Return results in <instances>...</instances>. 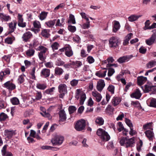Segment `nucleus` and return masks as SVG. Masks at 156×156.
I'll list each match as a JSON object with an SVG mask.
<instances>
[{"label":"nucleus","instance_id":"obj_11","mask_svg":"<svg viewBox=\"0 0 156 156\" xmlns=\"http://www.w3.org/2000/svg\"><path fill=\"white\" fill-rule=\"evenodd\" d=\"M92 94L94 97L93 99H95L97 102H99L102 96L101 94L96 91H93L92 92Z\"/></svg>","mask_w":156,"mask_h":156},{"label":"nucleus","instance_id":"obj_59","mask_svg":"<svg viewBox=\"0 0 156 156\" xmlns=\"http://www.w3.org/2000/svg\"><path fill=\"white\" fill-rule=\"evenodd\" d=\"M115 72V70L114 69L110 68H108V76H111Z\"/></svg>","mask_w":156,"mask_h":156},{"label":"nucleus","instance_id":"obj_25","mask_svg":"<svg viewBox=\"0 0 156 156\" xmlns=\"http://www.w3.org/2000/svg\"><path fill=\"white\" fill-rule=\"evenodd\" d=\"M64 72L62 68L56 67L55 69L54 75L55 76H60Z\"/></svg>","mask_w":156,"mask_h":156},{"label":"nucleus","instance_id":"obj_42","mask_svg":"<svg viewBox=\"0 0 156 156\" xmlns=\"http://www.w3.org/2000/svg\"><path fill=\"white\" fill-rule=\"evenodd\" d=\"M156 65V61H150L146 64V67L147 68H151Z\"/></svg>","mask_w":156,"mask_h":156},{"label":"nucleus","instance_id":"obj_38","mask_svg":"<svg viewBox=\"0 0 156 156\" xmlns=\"http://www.w3.org/2000/svg\"><path fill=\"white\" fill-rule=\"evenodd\" d=\"M68 23H72L73 24L76 23V20L74 16L72 14H70L69 16V19L68 21Z\"/></svg>","mask_w":156,"mask_h":156},{"label":"nucleus","instance_id":"obj_9","mask_svg":"<svg viewBox=\"0 0 156 156\" xmlns=\"http://www.w3.org/2000/svg\"><path fill=\"white\" fill-rule=\"evenodd\" d=\"M59 121L64 122L66 119V115L64 110H60L59 112Z\"/></svg>","mask_w":156,"mask_h":156},{"label":"nucleus","instance_id":"obj_49","mask_svg":"<svg viewBox=\"0 0 156 156\" xmlns=\"http://www.w3.org/2000/svg\"><path fill=\"white\" fill-rule=\"evenodd\" d=\"M24 76H25L24 75H21L19 76L18 80L19 84H22L25 81Z\"/></svg>","mask_w":156,"mask_h":156},{"label":"nucleus","instance_id":"obj_12","mask_svg":"<svg viewBox=\"0 0 156 156\" xmlns=\"http://www.w3.org/2000/svg\"><path fill=\"white\" fill-rule=\"evenodd\" d=\"M147 103L150 107L156 108V99L151 98L147 100Z\"/></svg>","mask_w":156,"mask_h":156},{"label":"nucleus","instance_id":"obj_51","mask_svg":"<svg viewBox=\"0 0 156 156\" xmlns=\"http://www.w3.org/2000/svg\"><path fill=\"white\" fill-rule=\"evenodd\" d=\"M76 110V108L74 106H69L68 108L69 113L70 115L74 112Z\"/></svg>","mask_w":156,"mask_h":156},{"label":"nucleus","instance_id":"obj_26","mask_svg":"<svg viewBox=\"0 0 156 156\" xmlns=\"http://www.w3.org/2000/svg\"><path fill=\"white\" fill-rule=\"evenodd\" d=\"M141 94L139 90H137L134 93L131 95V97L132 98H135L136 99H139L141 97Z\"/></svg>","mask_w":156,"mask_h":156},{"label":"nucleus","instance_id":"obj_44","mask_svg":"<svg viewBox=\"0 0 156 156\" xmlns=\"http://www.w3.org/2000/svg\"><path fill=\"white\" fill-rule=\"evenodd\" d=\"M83 93H84V92H83L82 90V89H77L76 90V93H75V97L77 99H78L79 98L80 95V96L83 94Z\"/></svg>","mask_w":156,"mask_h":156},{"label":"nucleus","instance_id":"obj_55","mask_svg":"<svg viewBox=\"0 0 156 156\" xmlns=\"http://www.w3.org/2000/svg\"><path fill=\"white\" fill-rule=\"evenodd\" d=\"M115 87L112 85H109L108 88V90L109 92H110L112 94L114 93Z\"/></svg>","mask_w":156,"mask_h":156},{"label":"nucleus","instance_id":"obj_1","mask_svg":"<svg viewBox=\"0 0 156 156\" xmlns=\"http://www.w3.org/2000/svg\"><path fill=\"white\" fill-rule=\"evenodd\" d=\"M97 134L103 141H107L110 139L108 133L103 129L99 128L97 131Z\"/></svg>","mask_w":156,"mask_h":156},{"label":"nucleus","instance_id":"obj_31","mask_svg":"<svg viewBox=\"0 0 156 156\" xmlns=\"http://www.w3.org/2000/svg\"><path fill=\"white\" fill-rule=\"evenodd\" d=\"M35 51L32 48H29L26 51V55L28 57H31L34 55Z\"/></svg>","mask_w":156,"mask_h":156},{"label":"nucleus","instance_id":"obj_16","mask_svg":"<svg viewBox=\"0 0 156 156\" xmlns=\"http://www.w3.org/2000/svg\"><path fill=\"white\" fill-rule=\"evenodd\" d=\"M17 23L16 22H11L9 23V34L13 32L16 29Z\"/></svg>","mask_w":156,"mask_h":156},{"label":"nucleus","instance_id":"obj_54","mask_svg":"<svg viewBox=\"0 0 156 156\" xmlns=\"http://www.w3.org/2000/svg\"><path fill=\"white\" fill-rule=\"evenodd\" d=\"M56 65L60 66H63L65 64V62L62 60L60 58L58 59L56 62Z\"/></svg>","mask_w":156,"mask_h":156},{"label":"nucleus","instance_id":"obj_53","mask_svg":"<svg viewBox=\"0 0 156 156\" xmlns=\"http://www.w3.org/2000/svg\"><path fill=\"white\" fill-rule=\"evenodd\" d=\"M67 28L68 30L72 33H74L76 30V28L75 26L69 25Z\"/></svg>","mask_w":156,"mask_h":156},{"label":"nucleus","instance_id":"obj_24","mask_svg":"<svg viewBox=\"0 0 156 156\" xmlns=\"http://www.w3.org/2000/svg\"><path fill=\"white\" fill-rule=\"evenodd\" d=\"M56 20V23L55 24L56 27H61L63 26L64 23V22L65 20V19L64 17L62 18L60 20L59 19Z\"/></svg>","mask_w":156,"mask_h":156},{"label":"nucleus","instance_id":"obj_18","mask_svg":"<svg viewBox=\"0 0 156 156\" xmlns=\"http://www.w3.org/2000/svg\"><path fill=\"white\" fill-rule=\"evenodd\" d=\"M133 35V34L132 33H130L127 34L123 40V45L126 46L128 45L129 43V41L131 39Z\"/></svg>","mask_w":156,"mask_h":156},{"label":"nucleus","instance_id":"obj_13","mask_svg":"<svg viewBox=\"0 0 156 156\" xmlns=\"http://www.w3.org/2000/svg\"><path fill=\"white\" fill-rule=\"evenodd\" d=\"M105 86V84L104 80L101 79L98 82L97 85V89L99 92L102 91Z\"/></svg>","mask_w":156,"mask_h":156},{"label":"nucleus","instance_id":"obj_50","mask_svg":"<svg viewBox=\"0 0 156 156\" xmlns=\"http://www.w3.org/2000/svg\"><path fill=\"white\" fill-rule=\"evenodd\" d=\"M33 25L35 28H41L40 23L38 21L35 20L33 23Z\"/></svg>","mask_w":156,"mask_h":156},{"label":"nucleus","instance_id":"obj_4","mask_svg":"<svg viewBox=\"0 0 156 156\" xmlns=\"http://www.w3.org/2000/svg\"><path fill=\"white\" fill-rule=\"evenodd\" d=\"M58 91L60 93L59 97L63 98L65 94L67 93V87L65 84L62 83L59 84L58 87Z\"/></svg>","mask_w":156,"mask_h":156},{"label":"nucleus","instance_id":"obj_28","mask_svg":"<svg viewBox=\"0 0 156 156\" xmlns=\"http://www.w3.org/2000/svg\"><path fill=\"white\" fill-rule=\"evenodd\" d=\"M5 135L9 138H11L13 135H15V133L13 130L9 131L8 130H5Z\"/></svg>","mask_w":156,"mask_h":156},{"label":"nucleus","instance_id":"obj_63","mask_svg":"<svg viewBox=\"0 0 156 156\" xmlns=\"http://www.w3.org/2000/svg\"><path fill=\"white\" fill-rule=\"evenodd\" d=\"M80 40L81 39L80 37L77 35H76L73 38V41L78 43H80Z\"/></svg>","mask_w":156,"mask_h":156},{"label":"nucleus","instance_id":"obj_39","mask_svg":"<svg viewBox=\"0 0 156 156\" xmlns=\"http://www.w3.org/2000/svg\"><path fill=\"white\" fill-rule=\"evenodd\" d=\"M152 122H149L147 123H146L143 126V129L144 130H146L147 129H152Z\"/></svg>","mask_w":156,"mask_h":156},{"label":"nucleus","instance_id":"obj_15","mask_svg":"<svg viewBox=\"0 0 156 156\" xmlns=\"http://www.w3.org/2000/svg\"><path fill=\"white\" fill-rule=\"evenodd\" d=\"M66 48L65 55L69 57L72 56L73 55V52L69 44L67 45V47Z\"/></svg>","mask_w":156,"mask_h":156},{"label":"nucleus","instance_id":"obj_27","mask_svg":"<svg viewBox=\"0 0 156 156\" xmlns=\"http://www.w3.org/2000/svg\"><path fill=\"white\" fill-rule=\"evenodd\" d=\"M121 101V100L120 98L118 97H114L112 101V102L114 106H115L119 104Z\"/></svg>","mask_w":156,"mask_h":156},{"label":"nucleus","instance_id":"obj_17","mask_svg":"<svg viewBox=\"0 0 156 156\" xmlns=\"http://www.w3.org/2000/svg\"><path fill=\"white\" fill-rule=\"evenodd\" d=\"M144 133L150 141L153 140L154 134L153 131L150 130H146L145 132Z\"/></svg>","mask_w":156,"mask_h":156},{"label":"nucleus","instance_id":"obj_52","mask_svg":"<svg viewBox=\"0 0 156 156\" xmlns=\"http://www.w3.org/2000/svg\"><path fill=\"white\" fill-rule=\"evenodd\" d=\"M55 89V87H54L47 89L44 91V93L47 94L51 95Z\"/></svg>","mask_w":156,"mask_h":156},{"label":"nucleus","instance_id":"obj_32","mask_svg":"<svg viewBox=\"0 0 156 156\" xmlns=\"http://www.w3.org/2000/svg\"><path fill=\"white\" fill-rule=\"evenodd\" d=\"M15 40V37L14 36L8 37L5 39V42L8 44H12Z\"/></svg>","mask_w":156,"mask_h":156},{"label":"nucleus","instance_id":"obj_45","mask_svg":"<svg viewBox=\"0 0 156 156\" xmlns=\"http://www.w3.org/2000/svg\"><path fill=\"white\" fill-rule=\"evenodd\" d=\"M127 138L126 137H123L119 141V143L121 146H123L126 147V142H127Z\"/></svg>","mask_w":156,"mask_h":156},{"label":"nucleus","instance_id":"obj_57","mask_svg":"<svg viewBox=\"0 0 156 156\" xmlns=\"http://www.w3.org/2000/svg\"><path fill=\"white\" fill-rule=\"evenodd\" d=\"M73 62L74 63V68H77L80 67L82 65V63L81 62L79 61H73Z\"/></svg>","mask_w":156,"mask_h":156},{"label":"nucleus","instance_id":"obj_56","mask_svg":"<svg viewBox=\"0 0 156 156\" xmlns=\"http://www.w3.org/2000/svg\"><path fill=\"white\" fill-rule=\"evenodd\" d=\"M37 92L35 99L37 101L40 100L42 98V94L41 92L37 91Z\"/></svg>","mask_w":156,"mask_h":156},{"label":"nucleus","instance_id":"obj_20","mask_svg":"<svg viewBox=\"0 0 156 156\" xmlns=\"http://www.w3.org/2000/svg\"><path fill=\"white\" fill-rule=\"evenodd\" d=\"M126 143V148L133 147V145L135 143L134 138L132 137L127 139Z\"/></svg>","mask_w":156,"mask_h":156},{"label":"nucleus","instance_id":"obj_60","mask_svg":"<svg viewBox=\"0 0 156 156\" xmlns=\"http://www.w3.org/2000/svg\"><path fill=\"white\" fill-rule=\"evenodd\" d=\"M125 121L126 124L129 128H132V127H133V125L130 119L126 118Z\"/></svg>","mask_w":156,"mask_h":156},{"label":"nucleus","instance_id":"obj_14","mask_svg":"<svg viewBox=\"0 0 156 156\" xmlns=\"http://www.w3.org/2000/svg\"><path fill=\"white\" fill-rule=\"evenodd\" d=\"M40 74L41 76L46 78L50 75V70L46 68L43 69L41 72Z\"/></svg>","mask_w":156,"mask_h":156},{"label":"nucleus","instance_id":"obj_35","mask_svg":"<svg viewBox=\"0 0 156 156\" xmlns=\"http://www.w3.org/2000/svg\"><path fill=\"white\" fill-rule=\"evenodd\" d=\"M36 87L40 90H44L46 88L47 84L46 83H38L36 84Z\"/></svg>","mask_w":156,"mask_h":156},{"label":"nucleus","instance_id":"obj_62","mask_svg":"<svg viewBox=\"0 0 156 156\" xmlns=\"http://www.w3.org/2000/svg\"><path fill=\"white\" fill-rule=\"evenodd\" d=\"M8 116L7 115L4 113H2L0 115V120L4 121L7 118Z\"/></svg>","mask_w":156,"mask_h":156},{"label":"nucleus","instance_id":"obj_61","mask_svg":"<svg viewBox=\"0 0 156 156\" xmlns=\"http://www.w3.org/2000/svg\"><path fill=\"white\" fill-rule=\"evenodd\" d=\"M118 125L119 126L118 128V130L119 132H120L125 129L121 122H119L118 123Z\"/></svg>","mask_w":156,"mask_h":156},{"label":"nucleus","instance_id":"obj_47","mask_svg":"<svg viewBox=\"0 0 156 156\" xmlns=\"http://www.w3.org/2000/svg\"><path fill=\"white\" fill-rule=\"evenodd\" d=\"M39 44V43L38 41L37 40H34L32 43H31L29 46L30 47H31L32 48H36L37 46Z\"/></svg>","mask_w":156,"mask_h":156},{"label":"nucleus","instance_id":"obj_36","mask_svg":"<svg viewBox=\"0 0 156 156\" xmlns=\"http://www.w3.org/2000/svg\"><path fill=\"white\" fill-rule=\"evenodd\" d=\"M36 49L37 51H41L40 52L44 54H45L47 51L48 50V49L46 48L41 45L39 46L38 47L37 49Z\"/></svg>","mask_w":156,"mask_h":156},{"label":"nucleus","instance_id":"obj_8","mask_svg":"<svg viewBox=\"0 0 156 156\" xmlns=\"http://www.w3.org/2000/svg\"><path fill=\"white\" fill-rule=\"evenodd\" d=\"M156 39V34L155 33H153L149 38L146 40V43L148 45H151L155 42Z\"/></svg>","mask_w":156,"mask_h":156},{"label":"nucleus","instance_id":"obj_23","mask_svg":"<svg viewBox=\"0 0 156 156\" xmlns=\"http://www.w3.org/2000/svg\"><path fill=\"white\" fill-rule=\"evenodd\" d=\"M120 27L119 23L117 21H115L112 29V31L114 33H116L117 31Z\"/></svg>","mask_w":156,"mask_h":156},{"label":"nucleus","instance_id":"obj_22","mask_svg":"<svg viewBox=\"0 0 156 156\" xmlns=\"http://www.w3.org/2000/svg\"><path fill=\"white\" fill-rule=\"evenodd\" d=\"M0 18L2 21L5 22H7L11 19L10 16L2 13H0Z\"/></svg>","mask_w":156,"mask_h":156},{"label":"nucleus","instance_id":"obj_43","mask_svg":"<svg viewBox=\"0 0 156 156\" xmlns=\"http://www.w3.org/2000/svg\"><path fill=\"white\" fill-rule=\"evenodd\" d=\"M10 101L13 105H17L20 103L18 99L16 97H13L10 99Z\"/></svg>","mask_w":156,"mask_h":156},{"label":"nucleus","instance_id":"obj_3","mask_svg":"<svg viewBox=\"0 0 156 156\" xmlns=\"http://www.w3.org/2000/svg\"><path fill=\"white\" fill-rule=\"evenodd\" d=\"M120 43L119 39L116 37H112L109 40V45L110 47L115 48H117Z\"/></svg>","mask_w":156,"mask_h":156},{"label":"nucleus","instance_id":"obj_5","mask_svg":"<svg viewBox=\"0 0 156 156\" xmlns=\"http://www.w3.org/2000/svg\"><path fill=\"white\" fill-rule=\"evenodd\" d=\"M85 126V120L83 119H81L77 122L75 125V128L76 130L80 131L84 129Z\"/></svg>","mask_w":156,"mask_h":156},{"label":"nucleus","instance_id":"obj_29","mask_svg":"<svg viewBox=\"0 0 156 156\" xmlns=\"http://www.w3.org/2000/svg\"><path fill=\"white\" fill-rule=\"evenodd\" d=\"M107 70L98 71L96 73L95 75L100 78H102L105 76Z\"/></svg>","mask_w":156,"mask_h":156},{"label":"nucleus","instance_id":"obj_46","mask_svg":"<svg viewBox=\"0 0 156 156\" xmlns=\"http://www.w3.org/2000/svg\"><path fill=\"white\" fill-rule=\"evenodd\" d=\"M38 55L40 60L42 61H44L46 59V56L44 54L39 52Z\"/></svg>","mask_w":156,"mask_h":156},{"label":"nucleus","instance_id":"obj_21","mask_svg":"<svg viewBox=\"0 0 156 156\" xmlns=\"http://www.w3.org/2000/svg\"><path fill=\"white\" fill-rule=\"evenodd\" d=\"M49 32V30L43 29L41 30V35L44 38H48L50 35Z\"/></svg>","mask_w":156,"mask_h":156},{"label":"nucleus","instance_id":"obj_34","mask_svg":"<svg viewBox=\"0 0 156 156\" xmlns=\"http://www.w3.org/2000/svg\"><path fill=\"white\" fill-rule=\"evenodd\" d=\"M48 14V12L44 11L41 12V13L38 16V17L39 18L40 20H45Z\"/></svg>","mask_w":156,"mask_h":156},{"label":"nucleus","instance_id":"obj_41","mask_svg":"<svg viewBox=\"0 0 156 156\" xmlns=\"http://www.w3.org/2000/svg\"><path fill=\"white\" fill-rule=\"evenodd\" d=\"M143 144V141L139 139V141L136 143V148L138 151H140L141 150Z\"/></svg>","mask_w":156,"mask_h":156},{"label":"nucleus","instance_id":"obj_6","mask_svg":"<svg viewBox=\"0 0 156 156\" xmlns=\"http://www.w3.org/2000/svg\"><path fill=\"white\" fill-rule=\"evenodd\" d=\"M3 86V87L8 89L10 92L15 90L16 88L15 84L10 81H8L5 83Z\"/></svg>","mask_w":156,"mask_h":156},{"label":"nucleus","instance_id":"obj_33","mask_svg":"<svg viewBox=\"0 0 156 156\" xmlns=\"http://www.w3.org/2000/svg\"><path fill=\"white\" fill-rule=\"evenodd\" d=\"M104 122V121L103 118L100 117H98L95 120L96 123L100 126L103 125Z\"/></svg>","mask_w":156,"mask_h":156},{"label":"nucleus","instance_id":"obj_58","mask_svg":"<svg viewBox=\"0 0 156 156\" xmlns=\"http://www.w3.org/2000/svg\"><path fill=\"white\" fill-rule=\"evenodd\" d=\"M59 46V44L56 42L53 43L51 45L53 50H57Z\"/></svg>","mask_w":156,"mask_h":156},{"label":"nucleus","instance_id":"obj_64","mask_svg":"<svg viewBox=\"0 0 156 156\" xmlns=\"http://www.w3.org/2000/svg\"><path fill=\"white\" fill-rule=\"evenodd\" d=\"M87 60L90 64L94 62V59L93 57L90 56H89L87 57Z\"/></svg>","mask_w":156,"mask_h":156},{"label":"nucleus","instance_id":"obj_37","mask_svg":"<svg viewBox=\"0 0 156 156\" xmlns=\"http://www.w3.org/2000/svg\"><path fill=\"white\" fill-rule=\"evenodd\" d=\"M141 16H136L135 15H132L129 16L128 18L129 20L131 22H133L136 20Z\"/></svg>","mask_w":156,"mask_h":156},{"label":"nucleus","instance_id":"obj_48","mask_svg":"<svg viewBox=\"0 0 156 156\" xmlns=\"http://www.w3.org/2000/svg\"><path fill=\"white\" fill-rule=\"evenodd\" d=\"M86 99V95L85 93H83L80 96V105H82L83 104L84 102Z\"/></svg>","mask_w":156,"mask_h":156},{"label":"nucleus","instance_id":"obj_19","mask_svg":"<svg viewBox=\"0 0 156 156\" xmlns=\"http://www.w3.org/2000/svg\"><path fill=\"white\" fill-rule=\"evenodd\" d=\"M147 80V78L143 76L138 77L137 83L138 85L141 86L145 83Z\"/></svg>","mask_w":156,"mask_h":156},{"label":"nucleus","instance_id":"obj_10","mask_svg":"<svg viewBox=\"0 0 156 156\" xmlns=\"http://www.w3.org/2000/svg\"><path fill=\"white\" fill-rule=\"evenodd\" d=\"M32 34L31 32L27 31L23 34L22 38L23 41L27 42L32 38Z\"/></svg>","mask_w":156,"mask_h":156},{"label":"nucleus","instance_id":"obj_40","mask_svg":"<svg viewBox=\"0 0 156 156\" xmlns=\"http://www.w3.org/2000/svg\"><path fill=\"white\" fill-rule=\"evenodd\" d=\"M74 63L73 62V61H70V63H69L64 65V67L66 69H69L71 68H74Z\"/></svg>","mask_w":156,"mask_h":156},{"label":"nucleus","instance_id":"obj_30","mask_svg":"<svg viewBox=\"0 0 156 156\" xmlns=\"http://www.w3.org/2000/svg\"><path fill=\"white\" fill-rule=\"evenodd\" d=\"M56 19L54 20H50L49 21L46 22L45 24L49 28H52L55 25V22Z\"/></svg>","mask_w":156,"mask_h":156},{"label":"nucleus","instance_id":"obj_7","mask_svg":"<svg viewBox=\"0 0 156 156\" xmlns=\"http://www.w3.org/2000/svg\"><path fill=\"white\" fill-rule=\"evenodd\" d=\"M133 56L132 55H126L119 57L117 60V62L120 64L127 62L131 59Z\"/></svg>","mask_w":156,"mask_h":156},{"label":"nucleus","instance_id":"obj_2","mask_svg":"<svg viewBox=\"0 0 156 156\" xmlns=\"http://www.w3.org/2000/svg\"><path fill=\"white\" fill-rule=\"evenodd\" d=\"M64 140V137L60 135L56 134L52 138L51 142L53 145H61Z\"/></svg>","mask_w":156,"mask_h":156}]
</instances>
